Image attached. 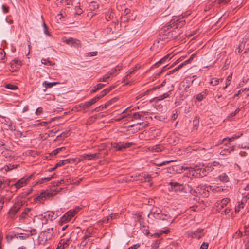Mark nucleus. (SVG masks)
I'll return each mask as SVG.
<instances>
[{"label": "nucleus", "instance_id": "nucleus-1", "mask_svg": "<svg viewBox=\"0 0 249 249\" xmlns=\"http://www.w3.org/2000/svg\"><path fill=\"white\" fill-rule=\"evenodd\" d=\"M170 187L169 188L170 191L175 192L176 193H183L186 192L185 187L182 184L178 182H170L169 183Z\"/></svg>", "mask_w": 249, "mask_h": 249}, {"label": "nucleus", "instance_id": "nucleus-2", "mask_svg": "<svg viewBox=\"0 0 249 249\" xmlns=\"http://www.w3.org/2000/svg\"><path fill=\"white\" fill-rule=\"evenodd\" d=\"M151 216H153L155 218L160 220H161L163 216L168 217V218H170V215L163 214L161 213V211L157 207L153 208L151 209L150 213L148 215V217Z\"/></svg>", "mask_w": 249, "mask_h": 249}, {"label": "nucleus", "instance_id": "nucleus-3", "mask_svg": "<svg viewBox=\"0 0 249 249\" xmlns=\"http://www.w3.org/2000/svg\"><path fill=\"white\" fill-rule=\"evenodd\" d=\"M33 174L29 176L27 178H25V177L22 178L18 180L17 182L15 183H13V192H16L18 189L22 187L24 185L26 184V183L28 181H29L32 176Z\"/></svg>", "mask_w": 249, "mask_h": 249}, {"label": "nucleus", "instance_id": "nucleus-4", "mask_svg": "<svg viewBox=\"0 0 249 249\" xmlns=\"http://www.w3.org/2000/svg\"><path fill=\"white\" fill-rule=\"evenodd\" d=\"M77 213L76 210H70L67 212L61 218L59 221V223L61 225H62L64 223L70 221L72 217H73L75 214Z\"/></svg>", "mask_w": 249, "mask_h": 249}, {"label": "nucleus", "instance_id": "nucleus-5", "mask_svg": "<svg viewBox=\"0 0 249 249\" xmlns=\"http://www.w3.org/2000/svg\"><path fill=\"white\" fill-rule=\"evenodd\" d=\"M22 205V202L18 200L14 204L8 213V214L11 218H13L17 212L19 211Z\"/></svg>", "mask_w": 249, "mask_h": 249}, {"label": "nucleus", "instance_id": "nucleus-6", "mask_svg": "<svg viewBox=\"0 0 249 249\" xmlns=\"http://www.w3.org/2000/svg\"><path fill=\"white\" fill-rule=\"evenodd\" d=\"M59 191V190H56L44 191L40 193L38 197L42 198L52 197L57 194Z\"/></svg>", "mask_w": 249, "mask_h": 249}, {"label": "nucleus", "instance_id": "nucleus-7", "mask_svg": "<svg viewBox=\"0 0 249 249\" xmlns=\"http://www.w3.org/2000/svg\"><path fill=\"white\" fill-rule=\"evenodd\" d=\"M185 24V21L182 19H177L176 20H172L170 24L168 25V26H170L171 28L173 27H176V28H181Z\"/></svg>", "mask_w": 249, "mask_h": 249}, {"label": "nucleus", "instance_id": "nucleus-8", "mask_svg": "<svg viewBox=\"0 0 249 249\" xmlns=\"http://www.w3.org/2000/svg\"><path fill=\"white\" fill-rule=\"evenodd\" d=\"M63 42L68 45H71L72 46L75 48H78L80 46V41L73 38L71 37L68 39H63Z\"/></svg>", "mask_w": 249, "mask_h": 249}, {"label": "nucleus", "instance_id": "nucleus-9", "mask_svg": "<svg viewBox=\"0 0 249 249\" xmlns=\"http://www.w3.org/2000/svg\"><path fill=\"white\" fill-rule=\"evenodd\" d=\"M213 168L212 165H208L207 166L205 167L203 165L201 167V172L198 175L199 178H202L207 175L209 172L213 171Z\"/></svg>", "mask_w": 249, "mask_h": 249}, {"label": "nucleus", "instance_id": "nucleus-10", "mask_svg": "<svg viewBox=\"0 0 249 249\" xmlns=\"http://www.w3.org/2000/svg\"><path fill=\"white\" fill-rule=\"evenodd\" d=\"M2 120H1V123H3L7 125V130H15L16 129L15 126L13 125L12 121L9 118H6L5 117L1 116Z\"/></svg>", "mask_w": 249, "mask_h": 249}, {"label": "nucleus", "instance_id": "nucleus-11", "mask_svg": "<svg viewBox=\"0 0 249 249\" xmlns=\"http://www.w3.org/2000/svg\"><path fill=\"white\" fill-rule=\"evenodd\" d=\"M173 56V55H172V53L167 54L158 62H156L154 66L156 68L159 67L160 65L163 64L167 62V61L170 60Z\"/></svg>", "mask_w": 249, "mask_h": 249}, {"label": "nucleus", "instance_id": "nucleus-12", "mask_svg": "<svg viewBox=\"0 0 249 249\" xmlns=\"http://www.w3.org/2000/svg\"><path fill=\"white\" fill-rule=\"evenodd\" d=\"M70 238H63L61 239L59 242L58 246L56 249H64L65 248L69 246V242Z\"/></svg>", "mask_w": 249, "mask_h": 249}, {"label": "nucleus", "instance_id": "nucleus-13", "mask_svg": "<svg viewBox=\"0 0 249 249\" xmlns=\"http://www.w3.org/2000/svg\"><path fill=\"white\" fill-rule=\"evenodd\" d=\"M212 187L210 186H200V191L198 193L200 195L204 197H207L209 196V189H211Z\"/></svg>", "mask_w": 249, "mask_h": 249}, {"label": "nucleus", "instance_id": "nucleus-14", "mask_svg": "<svg viewBox=\"0 0 249 249\" xmlns=\"http://www.w3.org/2000/svg\"><path fill=\"white\" fill-rule=\"evenodd\" d=\"M3 183V186L4 188L8 187L9 188L10 193H12L13 192V184H11V183H12L14 182V180H8V179H1Z\"/></svg>", "mask_w": 249, "mask_h": 249}, {"label": "nucleus", "instance_id": "nucleus-15", "mask_svg": "<svg viewBox=\"0 0 249 249\" xmlns=\"http://www.w3.org/2000/svg\"><path fill=\"white\" fill-rule=\"evenodd\" d=\"M138 177L139 178V180L141 181H148L149 182L151 180L152 177L149 175H147L144 173L138 174Z\"/></svg>", "mask_w": 249, "mask_h": 249}, {"label": "nucleus", "instance_id": "nucleus-16", "mask_svg": "<svg viewBox=\"0 0 249 249\" xmlns=\"http://www.w3.org/2000/svg\"><path fill=\"white\" fill-rule=\"evenodd\" d=\"M201 172V167H196L195 168H192L190 170V174L192 175V176H194L196 178H199L198 175L199 174V173H200Z\"/></svg>", "mask_w": 249, "mask_h": 249}, {"label": "nucleus", "instance_id": "nucleus-17", "mask_svg": "<svg viewBox=\"0 0 249 249\" xmlns=\"http://www.w3.org/2000/svg\"><path fill=\"white\" fill-rule=\"evenodd\" d=\"M100 153H96L93 154H86L83 156V159L91 160L100 158Z\"/></svg>", "mask_w": 249, "mask_h": 249}, {"label": "nucleus", "instance_id": "nucleus-18", "mask_svg": "<svg viewBox=\"0 0 249 249\" xmlns=\"http://www.w3.org/2000/svg\"><path fill=\"white\" fill-rule=\"evenodd\" d=\"M203 231V229H197L191 233L192 238H197L198 239H200L203 236V234H201Z\"/></svg>", "mask_w": 249, "mask_h": 249}, {"label": "nucleus", "instance_id": "nucleus-19", "mask_svg": "<svg viewBox=\"0 0 249 249\" xmlns=\"http://www.w3.org/2000/svg\"><path fill=\"white\" fill-rule=\"evenodd\" d=\"M164 149V146L161 144H157L151 147V151L152 152H160Z\"/></svg>", "mask_w": 249, "mask_h": 249}, {"label": "nucleus", "instance_id": "nucleus-20", "mask_svg": "<svg viewBox=\"0 0 249 249\" xmlns=\"http://www.w3.org/2000/svg\"><path fill=\"white\" fill-rule=\"evenodd\" d=\"M11 198L12 196H6L5 195H0V203L3 205L5 203H8L10 201Z\"/></svg>", "mask_w": 249, "mask_h": 249}, {"label": "nucleus", "instance_id": "nucleus-21", "mask_svg": "<svg viewBox=\"0 0 249 249\" xmlns=\"http://www.w3.org/2000/svg\"><path fill=\"white\" fill-rule=\"evenodd\" d=\"M235 147H236L235 146H232L229 147L228 148L224 149L221 151L220 154L225 156L228 155L230 154L231 152L234 151Z\"/></svg>", "mask_w": 249, "mask_h": 249}, {"label": "nucleus", "instance_id": "nucleus-22", "mask_svg": "<svg viewBox=\"0 0 249 249\" xmlns=\"http://www.w3.org/2000/svg\"><path fill=\"white\" fill-rule=\"evenodd\" d=\"M188 189H189V192L192 194L194 196L196 197V200H197V199H198L199 200L200 199L199 198H198L197 197V192L199 191H200V187H197V189L196 190H195L191 186H189V185H188Z\"/></svg>", "mask_w": 249, "mask_h": 249}, {"label": "nucleus", "instance_id": "nucleus-23", "mask_svg": "<svg viewBox=\"0 0 249 249\" xmlns=\"http://www.w3.org/2000/svg\"><path fill=\"white\" fill-rule=\"evenodd\" d=\"M230 199L228 198L222 199L221 201L218 204L217 206L219 207V210H221L222 208L226 206L227 204L230 202Z\"/></svg>", "mask_w": 249, "mask_h": 249}, {"label": "nucleus", "instance_id": "nucleus-24", "mask_svg": "<svg viewBox=\"0 0 249 249\" xmlns=\"http://www.w3.org/2000/svg\"><path fill=\"white\" fill-rule=\"evenodd\" d=\"M91 236V232L87 230L85 233V235L82 238V241L81 242V244H82L83 246H85L86 244L87 243V242H85V240H86L89 237H90Z\"/></svg>", "mask_w": 249, "mask_h": 249}, {"label": "nucleus", "instance_id": "nucleus-25", "mask_svg": "<svg viewBox=\"0 0 249 249\" xmlns=\"http://www.w3.org/2000/svg\"><path fill=\"white\" fill-rule=\"evenodd\" d=\"M218 178L222 182H228L229 181V178L225 173L220 174L218 177Z\"/></svg>", "mask_w": 249, "mask_h": 249}, {"label": "nucleus", "instance_id": "nucleus-26", "mask_svg": "<svg viewBox=\"0 0 249 249\" xmlns=\"http://www.w3.org/2000/svg\"><path fill=\"white\" fill-rule=\"evenodd\" d=\"M127 116L132 117L133 119L141 120L142 118H143V116L140 112H135L132 115L128 114Z\"/></svg>", "mask_w": 249, "mask_h": 249}, {"label": "nucleus", "instance_id": "nucleus-27", "mask_svg": "<svg viewBox=\"0 0 249 249\" xmlns=\"http://www.w3.org/2000/svg\"><path fill=\"white\" fill-rule=\"evenodd\" d=\"M65 149V147H63L61 148H58L55 150H53L51 153H50L48 156H46V158L49 160L51 159L50 157L52 155H56L60 151Z\"/></svg>", "mask_w": 249, "mask_h": 249}, {"label": "nucleus", "instance_id": "nucleus-28", "mask_svg": "<svg viewBox=\"0 0 249 249\" xmlns=\"http://www.w3.org/2000/svg\"><path fill=\"white\" fill-rule=\"evenodd\" d=\"M55 175V174L54 173L50 177L41 178L38 180L37 183L39 184H42L45 182L49 181L51 180L52 178H54Z\"/></svg>", "mask_w": 249, "mask_h": 249}, {"label": "nucleus", "instance_id": "nucleus-29", "mask_svg": "<svg viewBox=\"0 0 249 249\" xmlns=\"http://www.w3.org/2000/svg\"><path fill=\"white\" fill-rule=\"evenodd\" d=\"M105 86V84L99 83L95 85L93 89H91L90 92L91 93L96 92L97 90L101 89Z\"/></svg>", "mask_w": 249, "mask_h": 249}, {"label": "nucleus", "instance_id": "nucleus-30", "mask_svg": "<svg viewBox=\"0 0 249 249\" xmlns=\"http://www.w3.org/2000/svg\"><path fill=\"white\" fill-rule=\"evenodd\" d=\"M59 84L58 82H48L47 81H44L43 82V85L47 89L52 88L53 86Z\"/></svg>", "mask_w": 249, "mask_h": 249}, {"label": "nucleus", "instance_id": "nucleus-31", "mask_svg": "<svg viewBox=\"0 0 249 249\" xmlns=\"http://www.w3.org/2000/svg\"><path fill=\"white\" fill-rule=\"evenodd\" d=\"M138 180H139V178L138 177V174L130 176L126 178V181H135Z\"/></svg>", "mask_w": 249, "mask_h": 249}, {"label": "nucleus", "instance_id": "nucleus-32", "mask_svg": "<svg viewBox=\"0 0 249 249\" xmlns=\"http://www.w3.org/2000/svg\"><path fill=\"white\" fill-rule=\"evenodd\" d=\"M132 145H133V143L132 142H128L125 143L124 144H121V145H120L119 147H118V150L122 151L126 148L130 147Z\"/></svg>", "mask_w": 249, "mask_h": 249}, {"label": "nucleus", "instance_id": "nucleus-33", "mask_svg": "<svg viewBox=\"0 0 249 249\" xmlns=\"http://www.w3.org/2000/svg\"><path fill=\"white\" fill-rule=\"evenodd\" d=\"M116 215H117V214H111L108 217H105L103 219L102 221L104 223H109L110 222V220H112L113 218H114Z\"/></svg>", "mask_w": 249, "mask_h": 249}, {"label": "nucleus", "instance_id": "nucleus-34", "mask_svg": "<svg viewBox=\"0 0 249 249\" xmlns=\"http://www.w3.org/2000/svg\"><path fill=\"white\" fill-rule=\"evenodd\" d=\"M83 178H79L78 180H76V179H75V180L72 179V181H71V179L70 178L69 179V181L68 180H67V182L68 183H71V184H73L75 185H78L83 180Z\"/></svg>", "mask_w": 249, "mask_h": 249}, {"label": "nucleus", "instance_id": "nucleus-35", "mask_svg": "<svg viewBox=\"0 0 249 249\" xmlns=\"http://www.w3.org/2000/svg\"><path fill=\"white\" fill-rule=\"evenodd\" d=\"M97 101H98V97H96L95 96L90 100L86 102V106H87V107H89L90 106L95 103Z\"/></svg>", "mask_w": 249, "mask_h": 249}, {"label": "nucleus", "instance_id": "nucleus-36", "mask_svg": "<svg viewBox=\"0 0 249 249\" xmlns=\"http://www.w3.org/2000/svg\"><path fill=\"white\" fill-rule=\"evenodd\" d=\"M70 161L69 159L64 160L61 161H60L58 163L56 164V167H59L60 166H62L63 165H64L67 163H70Z\"/></svg>", "mask_w": 249, "mask_h": 249}, {"label": "nucleus", "instance_id": "nucleus-37", "mask_svg": "<svg viewBox=\"0 0 249 249\" xmlns=\"http://www.w3.org/2000/svg\"><path fill=\"white\" fill-rule=\"evenodd\" d=\"M4 149L6 150L5 151H3L1 152V155L5 157V158H9L11 156V153L7 150V148L6 147H4Z\"/></svg>", "mask_w": 249, "mask_h": 249}, {"label": "nucleus", "instance_id": "nucleus-38", "mask_svg": "<svg viewBox=\"0 0 249 249\" xmlns=\"http://www.w3.org/2000/svg\"><path fill=\"white\" fill-rule=\"evenodd\" d=\"M194 129H197L199 124V120L198 117H195L193 120Z\"/></svg>", "mask_w": 249, "mask_h": 249}, {"label": "nucleus", "instance_id": "nucleus-39", "mask_svg": "<svg viewBox=\"0 0 249 249\" xmlns=\"http://www.w3.org/2000/svg\"><path fill=\"white\" fill-rule=\"evenodd\" d=\"M5 88L11 90H16L18 89V87L16 85L11 84H7L5 85Z\"/></svg>", "mask_w": 249, "mask_h": 249}, {"label": "nucleus", "instance_id": "nucleus-40", "mask_svg": "<svg viewBox=\"0 0 249 249\" xmlns=\"http://www.w3.org/2000/svg\"><path fill=\"white\" fill-rule=\"evenodd\" d=\"M41 63L44 65H48L49 66H53L54 64L49 61L48 59L43 58L41 60Z\"/></svg>", "mask_w": 249, "mask_h": 249}, {"label": "nucleus", "instance_id": "nucleus-41", "mask_svg": "<svg viewBox=\"0 0 249 249\" xmlns=\"http://www.w3.org/2000/svg\"><path fill=\"white\" fill-rule=\"evenodd\" d=\"M107 106H106V104H105L104 105H101V106H100L97 107H96L95 109H94V110L96 111V112H99L100 111H102V110H103L104 109H105L107 107Z\"/></svg>", "mask_w": 249, "mask_h": 249}, {"label": "nucleus", "instance_id": "nucleus-42", "mask_svg": "<svg viewBox=\"0 0 249 249\" xmlns=\"http://www.w3.org/2000/svg\"><path fill=\"white\" fill-rule=\"evenodd\" d=\"M134 218H135L136 221H137L141 224L142 217V215L140 214L137 213L134 214Z\"/></svg>", "mask_w": 249, "mask_h": 249}, {"label": "nucleus", "instance_id": "nucleus-43", "mask_svg": "<svg viewBox=\"0 0 249 249\" xmlns=\"http://www.w3.org/2000/svg\"><path fill=\"white\" fill-rule=\"evenodd\" d=\"M220 80V79L213 78L210 82V84L212 86H215L219 83Z\"/></svg>", "mask_w": 249, "mask_h": 249}, {"label": "nucleus", "instance_id": "nucleus-44", "mask_svg": "<svg viewBox=\"0 0 249 249\" xmlns=\"http://www.w3.org/2000/svg\"><path fill=\"white\" fill-rule=\"evenodd\" d=\"M245 43L243 41L242 42V43L239 44L237 49V51L239 53H240L243 51V49L245 47Z\"/></svg>", "mask_w": 249, "mask_h": 249}, {"label": "nucleus", "instance_id": "nucleus-45", "mask_svg": "<svg viewBox=\"0 0 249 249\" xmlns=\"http://www.w3.org/2000/svg\"><path fill=\"white\" fill-rule=\"evenodd\" d=\"M206 96L202 93H199L197 95L196 97V100L199 102H200L203 100V99L205 98Z\"/></svg>", "mask_w": 249, "mask_h": 249}, {"label": "nucleus", "instance_id": "nucleus-46", "mask_svg": "<svg viewBox=\"0 0 249 249\" xmlns=\"http://www.w3.org/2000/svg\"><path fill=\"white\" fill-rule=\"evenodd\" d=\"M6 238H7V240L9 242H10V241L12 240L14 238L18 239V235H16V234L8 235H7Z\"/></svg>", "mask_w": 249, "mask_h": 249}, {"label": "nucleus", "instance_id": "nucleus-47", "mask_svg": "<svg viewBox=\"0 0 249 249\" xmlns=\"http://www.w3.org/2000/svg\"><path fill=\"white\" fill-rule=\"evenodd\" d=\"M107 91H106L105 89L103 90L101 92V94L99 95H96V97H98V100L105 96L106 94H107Z\"/></svg>", "mask_w": 249, "mask_h": 249}, {"label": "nucleus", "instance_id": "nucleus-48", "mask_svg": "<svg viewBox=\"0 0 249 249\" xmlns=\"http://www.w3.org/2000/svg\"><path fill=\"white\" fill-rule=\"evenodd\" d=\"M21 62L20 61L17 60V59H15V60H12V61L11 62V67H13V65H16V64L20 66V65H21Z\"/></svg>", "mask_w": 249, "mask_h": 249}, {"label": "nucleus", "instance_id": "nucleus-49", "mask_svg": "<svg viewBox=\"0 0 249 249\" xmlns=\"http://www.w3.org/2000/svg\"><path fill=\"white\" fill-rule=\"evenodd\" d=\"M6 53L3 49L0 48V60H3L5 57Z\"/></svg>", "mask_w": 249, "mask_h": 249}, {"label": "nucleus", "instance_id": "nucleus-50", "mask_svg": "<svg viewBox=\"0 0 249 249\" xmlns=\"http://www.w3.org/2000/svg\"><path fill=\"white\" fill-rule=\"evenodd\" d=\"M18 165L17 164H9L8 166H7V169H6V170H11L13 169H15L18 167Z\"/></svg>", "mask_w": 249, "mask_h": 249}, {"label": "nucleus", "instance_id": "nucleus-51", "mask_svg": "<svg viewBox=\"0 0 249 249\" xmlns=\"http://www.w3.org/2000/svg\"><path fill=\"white\" fill-rule=\"evenodd\" d=\"M110 77L108 74H106L103 78H100L98 81L101 82H106L108 79Z\"/></svg>", "mask_w": 249, "mask_h": 249}, {"label": "nucleus", "instance_id": "nucleus-52", "mask_svg": "<svg viewBox=\"0 0 249 249\" xmlns=\"http://www.w3.org/2000/svg\"><path fill=\"white\" fill-rule=\"evenodd\" d=\"M169 96V94L168 93H165L163 94V95L159 96L158 98L159 100H162L168 97Z\"/></svg>", "mask_w": 249, "mask_h": 249}, {"label": "nucleus", "instance_id": "nucleus-53", "mask_svg": "<svg viewBox=\"0 0 249 249\" xmlns=\"http://www.w3.org/2000/svg\"><path fill=\"white\" fill-rule=\"evenodd\" d=\"M117 100V99L116 98H112V99H111L110 100L107 101L106 103V106H107L108 107L109 105H111L113 103H114V102H116Z\"/></svg>", "mask_w": 249, "mask_h": 249}, {"label": "nucleus", "instance_id": "nucleus-54", "mask_svg": "<svg viewBox=\"0 0 249 249\" xmlns=\"http://www.w3.org/2000/svg\"><path fill=\"white\" fill-rule=\"evenodd\" d=\"M243 203H241V204H239L238 206L235 207V211L236 213H238L240 211V209L243 208Z\"/></svg>", "mask_w": 249, "mask_h": 249}, {"label": "nucleus", "instance_id": "nucleus-55", "mask_svg": "<svg viewBox=\"0 0 249 249\" xmlns=\"http://www.w3.org/2000/svg\"><path fill=\"white\" fill-rule=\"evenodd\" d=\"M117 72V68H114L113 69L108 73V75L110 76H114L116 75V72Z\"/></svg>", "mask_w": 249, "mask_h": 249}, {"label": "nucleus", "instance_id": "nucleus-56", "mask_svg": "<svg viewBox=\"0 0 249 249\" xmlns=\"http://www.w3.org/2000/svg\"><path fill=\"white\" fill-rule=\"evenodd\" d=\"M30 210V209H28L27 210H25L20 215V217L21 218H25L26 215L27 214L28 212H29Z\"/></svg>", "mask_w": 249, "mask_h": 249}, {"label": "nucleus", "instance_id": "nucleus-57", "mask_svg": "<svg viewBox=\"0 0 249 249\" xmlns=\"http://www.w3.org/2000/svg\"><path fill=\"white\" fill-rule=\"evenodd\" d=\"M177 117H178L177 111L176 110H175L173 112V114L171 118V120L172 121H174L177 119Z\"/></svg>", "mask_w": 249, "mask_h": 249}, {"label": "nucleus", "instance_id": "nucleus-58", "mask_svg": "<svg viewBox=\"0 0 249 249\" xmlns=\"http://www.w3.org/2000/svg\"><path fill=\"white\" fill-rule=\"evenodd\" d=\"M64 181V180H61L60 181H58L57 182H53L52 184L53 186H59L61 184H62Z\"/></svg>", "mask_w": 249, "mask_h": 249}, {"label": "nucleus", "instance_id": "nucleus-59", "mask_svg": "<svg viewBox=\"0 0 249 249\" xmlns=\"http://www.w3.org/2000/svg\"><path fill=\"white\" fill-rule=\"evenodd\" d=\"M49 123V121H42L40 123L37 124L36 125L38 126L39 125L42 126H46L47 124H48Z\"/></svg>", "mask_w": 249, "mask_h": 249}, {"label": "nucleus", "instance_id": "nucleus-60", "mask_svg": "<svg viewBox=\"0 0 249 249\" xmlns=\"http://www.w3.org/2000/svg\"><path fill=\"white\" fill-rule=\"evenodd\" d=\"M208 247V243H206L205 242H203L201 245L200 249H207Z\"/></svg>", "mask_w": 249, "mask_h": 249}, {"label": "nucleus", "instance_id": "nucleus-61", "mask_svg": "<svg viewBox=\"0 0 249 249\" xmlns=\"http://www.w3.org/2000/svg\"><path fill=\"white\" fill-rule=\"evenodd\" d=\"M122 143H111V145L112 146V147L114 148H116L117 150H118V147H119L120 145H121Z\"/></svg>", "mask_w": 249, "mask_h": 249}, {"label": "nucleus", "instance_id": "nucleus-62", "mask_svg": "<svg viewBox=\"0 0 249 249\" xmlns=\"http://www.w3.org/2000/svg\"><path fill=\"white\" fill-rule=\"evenodd\" d=\"M43 111V108L41 107H38L36 111V115H38L40 113H41Z\"/></svg>", "mask_w": 249, "mask_h": 249}, {"label": "nucleus", "instance_id": "nucleus-63", "mask_svg": "<svg viewBox=\"0 0 249 249\" xmlns=\"http://www.w3.org/2000/svg\"><path fill=\"white\" fill-rule=\"evenodd\" d=\"M2 8L4 13H6L9 11V7L6 5H3L2 6Z\"/></svg>", "mask_w": 249, "mask_h": 249}, {"label": "nucleus", "instance_id": "nucleus-64", "mask_svg": "<svg viewBox=\"0 0 249 249\" xmlns=\"http://www.w3.org/2000/svg\"><path fill=\"white\" fill-rule=\"evenodd\" d=\"M140 247V244H137L135 245H134L132 246L131 247H129L128 249H137L139 247Z\"/></svg>", "mask_w": 249, "mask_h": 249}]
</instances>
